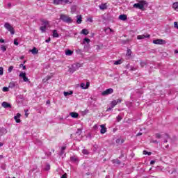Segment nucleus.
Wrapping results in <instances>:
<instances>
[{"label":"nucleus","mask_w":178,"mask_h":178,"mask_svg":"<svg viewBox=\"0 0 178 178\" xmlns=\"http://www.w3.org/2000/svg\"><path fill=\"white\" fill-rule=\"evenodd\" d=\"M100 127H101V130H100L101 134H105V133H106V128L105 127V125L102 124L100 125Z\"/></svg>","instance_id":"9b49d317"},{"label":"nucleus","mask_w":178,"mask_h":178,"mask_svg":"<svg viewBox=\"0 0 178 178\" xmlns=\"http://www.w3.org/2000/svg\"><path fill=\"white\" fill-rule=\"evenodd\" d=\"M113 108H112V106L111 107H109L108 109H107V112H109V111H112Z\"/></svg>","instance_id":"4d7b16f0"},{"label":"nucleus","mask_w":178,"mask_h":178,"mask_svg":"<svg viewBox=\"0 0 178 178\" xmlns=\"http://www.w3.org/2000/svg\"><path fill=\"white\" fill-rule=\"evenodd\" d=\"M1 105L3 108H11L10 104L6 102H3Z\"/></svg>","instance_id":"4468645a"},{"label":"nucleus","mask_w":178,"mask_h":178,"mask_svg":"<svg viewBox=\"0 0 178 178\" xmlns=\"http://www.w3.org/2000/svg\"><path fill=\"white\" fill-rule=\"evenodd\" d=\"M147 63L144 61L140 62V66L141 67H144V66H146Z\"/></svg>","instance_id":"e433bc0d"},{"label":"nucleus","mask_w":178,"mask_h":178,"mask_svg":"<svg viewBox=\"0 0 178 178\" xmlns=\"http://www.w3.org/2000/svg\"><path fill=\"white\" fill-rule=\"evenodd\" d=\"M145 5H148L146 1H140L139 3L134 4V8L140 9V10H145Z\"/></svg>","instance_id":"f257e3e1"},{"label":"nucleus","mask_w":178,"mask_h":178,"mask_svg":"<svg viewBox=\"0 0 178 178\" xmlns=\"http://www.w3.org/2000/svg\"><path fill=\"white\" fill-rule=\"evenodd\" d=\"M99 9H101V10H105V9H106V8H108V6H106V3H102L100 6H99Z\"/></svg>","instance_id":"dca6fc26"},{"label":"nucleus","mask_w":178,"mask_h":178,"mask_svg":"<svg viewBox=\"0 0 178 178\" xmlns=\"http://www.w3.org/2000/svg\"><path fill=\"white\" fill-rule=\"evenodd\" d=\"M14 44L15 45H19V42H17V39L14 40Z\"/></svg>","instance_id":"8fccbe9b"},{"label":"nucleus","mask_w":178,"mask_h":178,"mask_svg":"<svg viewBox=\"0 0 178 178\" xmlns=\"http://www.w3.org/2000/svg\"><path fill=\"white\" fill-rule=\"evenodd\" d=\"M72 94H73V91L64 92L65 97H67V95H72Z\"/></svg>","instance_id":"a878e982"},{"label":"nucleus","mask_w":178,"mask_h":178,"mask_svg":"<svg viewBox=\"0 0 178 178\" xmlns=\"http://www.w3.org/2000/svg\"><path fill=\"white\" fill-rule=\"evenodd\" d=\"M82 154H83V155H88L90 152L87 149L83 148L82 149Z\"/></svg>","instance_id":"412c9836"},{"label":"nucleus","mask_w":178,"mask_h":178,"mask_svg":"<svg viewBox=\"0 0 178 178\" xmlns=\"http://www.w3.org/2000/svg\"><path fill=\"white\" fill-rule=\"evenodd\" d=\"M153 44H156L157 45H163V44H166V41L162 39H156L153 40Z\"/></svg>","instance_id":"39448f33"},{"label":"nucleus","mask_w":178,"mask_h":178,"mask_svg":"<svg viewBox=\"0 0 178 178\" xmlns=\"http://www.w3.org/2000/svg\"><path fill=\"white\" fill-rule=\"evenodd\" d=\"M53 37L54 38H58V37H59V34L58 33V31H56V30L53 31Z\"/></svg>","instance_id":"6ab92c4d"},{"label":"nucleus","mask_w":178,"mask_h":178,"mask_svg":"<svg viewBox=\"0 0 178 178\" xmlns=\"http://www.w3.org/2000/svg\"><path fill=\"white\" fill-rule=\"evenodd\" d=\"M120 102H122V99H118L116 100H113L111 103V105L112 108H115V106L118 105V104H120Z\"/></svg>","instance_id":"0eeeda50"},{"label":"nucleus","mask_w":178,"mask_h":178,"mask_svg":"<svg viewBox=\"0 0 178 178\" xmlns=\"http://www.w3.org/2000/svg\"><path fill=\"white\" fill-rule=\"evenodd\" d=\"M154 163H155V161H150V165H154Z\"/></svg>","instance_id":"052dcab7"},{"label":"nucleus","mask_w":178,"mask_h":178,"mask_svg":"<svg viewBox=\"0 0 178 178\" xmlns=\"http://www.w3.org/2000/svg\"><path fill=\"white\" fill-rule=\"evenodd\" d=\"M152 153L149 152H147L146 150L143 151V155H151Z\"/></svg>","instance_id":"7c9ffc66"},{"label":"nucleus","mask_w":178,"mask_h":178,"mask_svg":"<svg viewBox=\"0 0 178 178\" xmlns=\"http://www.w3.org/2000/svg\"><path fill=\"white\" fill-rule=\"evenodd\" d=\"M8 8H12V3H8Z\"/></svg>","instance_id":"bf43d9fd"},{"label":"nucleus","mask_w":178,"mask_h":178,"mask_svg":"<svg viewBox=\"0 0 178 178\" xmlns=\"http://www.w3.org/2000/svg\"><path fill=\"white\" fill-rule=\"evenodd\" d=\"M60 20H62V22H64V23H67V24L73 23V19H72L70 17L65 14L60 15Z\"/></svg>","instance_id":"f03ea898"},{"label":"nucleus","mask_w":178,"mask_h":178,"mask_svg":"<svg viewBox=\"0 0 178 178\" xmlns=\"http://www.w3.org/2000/svg\"><path fill=\"white\" fill-rule=\"evenodd\" d=\"M40 30L42 33H45V30H47V27L42 25V26H40Z\"/></svg>","instance_id":"c85d7f7f"},{"label":"nucleus","mask_w":178,"mask_h":178,"mask_svg":"<svg viewBox=\"0 0 178 178\" xmlns=\"http://www.w3.org/2000/svg\"><path fill=\"white\" fill-rule=\"evenodd\" d=\"M19 67H23V70H26V66L24 64H20Z\"/></svg>","instance_id":"de8ad7c7"},{"label":"nucleus","mask_w":178,"mask_h":178,"mask_svg":"<svg viewBox=\"0 0 178 178\" xmlns=\"http://www.w3.org/2000/svg\"><path fill=\"white\" fill-rule=\"evenodd\" d=\"M1 51H3V52H5V51H6V47L4 45H1Z\"/></svg>","instance_id":"ea45409f"},{"label":"nucleus","mask_w":178,"mask_h":178,"mask_svg":"<svg viewBox=\"0 0 178 178\" xmlns=\"http://www.w3.org/2000/svg\"><path fill=\"white\" fill-rule=\"evenodd\" d=\"M137 137L140 136H143V133L139 132L136 134Z\"/></svg>","instance_id":"6e6d98bb"},{"label":"nucleus","mask_w":178,"mask_h":178,"mask_svg":"<svg viewBox=\"0 0 178 178\" xmlns=\"http://www.w3.org/2000/svg\"><path fill=\"white\" fill-rule=\"evenodd\" d=\"M113 92V88H108L102 92V95L103 97H105L106 95H109V94H112Z\"/></svg>","instance_id":"423d86ee"},{"label":"nucleus","mask_w":178,"mask_h":178,"mask_svg":"<svg viewBox=\"0 0 178 178\" xmlns=\"http://www.w3.org/2000/svg\"><path fill=\"white\" fill-rule=\"evenodd\" d=\"M51 76H46L44 79H43V82L44 83H47V81H48V80H51Z\"/></svg>","instance_id":"bb28decb"},{"label":"nucleus","mask_w":178,"mask_h":178,"mask_svg":"<svg viewBox=\"0 0 178 178\" xmlns=\"http://www.w3.org/2000/svg\"><path fill=\"white\" fill-rule=\"evenodd\" d=\"M88 22H90V23H92V18H88Z\"/></svg>","instance_id":"5fc2aeb1"},{"label":"nucleus","mask_w":178,"mask_h":178,"mask_svg":"<svg viewBox=\"0 0 178 178\" xmlns=\"http://www.w3.org/2000/svg\"><path fill=\"white\" fill-rule=\"evenodd\" d=\"M155 137L156 138H162V135H161L160 134H156Z\"/></svg>","instance_id":"c9c22d12"},{"label":"nucleus","mask_w":178,"mask_h":178,"mask_svg":"<svg viewBox=\"0 0 178 178\" xmlns=\"http://www.w3.org/2000/svg\"><path fill=\"white\" fill-rule=\"evenodd\" d=\"M144 38H149V35H139L137 36L138 40H144Z\"/></svg>","instance_id":"ddd939ff"},{"label":"nucleus","mask_w":178,"mask_h":178,"mask_svg":"<svg viewBox=\"0 0 178 178\" xmlns=\"http://www.w3.org/2000/svg\"><path fill=\"white\" fill-rule=\"evenodd\" d=\"M12 70H13V66L11 65L8 68V73H11Z\"/></svg>","instance_id":"79ce46f5"},{"label":"nucleus","mask_w":178,"mask_h":178,"mask_svg":"<svg viewBox=\"0 0 178 178\" xmlns=\"http://www.w3.org/2000/svg\"><path fill=\"white\" fill-rule=\"evenodd\" d=\"M20 116H22L20 115V113H17V115L14 117V119L16 122V123H20V122H22V120H20Z\"/></svg>","instance_id":"9d476101"},{"label":"nucleus","mask_w":178,"mask_h":178,"mask_svg":"<svg viewBox=\"0 0 178 178\" xmlns=\"http://www.w3.org/2000/svg\"><path fill=\"white\" fill-rule=\"evenodd\" d=\"M31 52L35 55V54H38V49H37L35 47H33V49L31 50Z\"/></svg>","instance_id":"4be33fe9"},{"label":"nucleus","mask_w":178,"mask_h":178,"mask_svg":"<svg viewBox=\"0 0 178 178\" xmlns=\"http://www.w3.org/2000/svg\"><path fill=\"white\" fill-rule=\"evenodd\" d=\"M175 54H178V51L177 50H175Z\"/></svg>","instance_id":"69168bd1"},{"label":"nucleus","mask_w":178,"mask_h":178,"mask_svg":"<svg viewBox=\"0 0 178 178\" xmlns=\"http://www.w3.org/2000/svg\"><path fill=\"white\" fill-rule=\"evenodd\" d=\"M54 2L55 5H60V3H72V1H69V0H54Z\"/></svg>","instance_id":"20e7f679"},{"label":"nucleus","mask_w":178,"mask_h":178,"mask_svg":"<svg viewBox=\"0 0 178 178\" xmlns=\"http://www.w3.org/2000/svg\"><path fill=\"white\" fill-rule=\"evenodd\" d=\"M3 91L4 92H6L9 91V88H8V87H3Z\"/></svg>","instance_id":"a19ab883"},{"label":"nucleus","mask_w":178,"mask_h":178,"mask_svg":"<svg viewBox=\"0 0 178 178\" xmlns=\"http://www.w3.org/2000/svg\"><path fill=\"white\" fill-rule=\"evenodd\" d=\"M84 42H87V44H89V42H91V40L87 38L83 39Z\"/></svg>","instance_id":"f704fd0d"},{"label":"nucleus","mask_w":178,"mask_h":178,"mask_svg":"<svg viewBox=\"0 0 178 178\" xmlns=\"http://www.w3.org/2000/svg\"><path fill=\"white\" fill-rule=\"evenodd\" d=\"M49 41H51V39H47L45 40V42H49Z\"/></svg>","instance_id":"680f3d73"},{"label":"nucleus","mask_w":178,"mask_h":178,"mask_svg":"<svg viewBox=\"0 0 178 178\" xmlns=\"http://www.w3.org/2000/svg\"><path fill=\"white\" fill-rule=\"evenodd\" d=\"M120 139H117L116 140V143H120Z\"/></svg>","instance_id":"0e129e2a"},{"label":"nucleus","mask_w":178,"mask_h":178,"mask_svg":"<svg viewBox=\"0 0 178 178\" xmlns=\"http://www.w3.org/2000/svg\"><path fill=\"white\" fill-rule=\"evenodd\" d=\"M70 161L72 162H77V157H76L75 156H71L70 157Z\"/></svg>","instance_id":"b1692460"},{"label":"nucleus","mask_w":178,"mask_h":178,"mask_svg":"<svg viewBox=\"0 0 178 178\" xmlns=\"http://www.w3.org/2000/svg\"><path fill=\"white\" fill-rule=\"evenodd\" d=\"M70 116H71V118H73L74 119H77V118H79V113L76 112H71L70 113Z\"/></svg>","instance_id":"f8f14e48"},{"label":"nucleus","mask_w":178,"mask_h":178,"mask_svg":"<svg viewBox=\"0 0 178 178\" xmlns=\"http://www.w3.org/2000/svg\"><path fill=\"white\" fill-rule=\"evenodd\" d=\"M65 55H67V56H72V55H73V51L70 49L65 50Z\"/></svg>","instance_id":"2eb2a0df"},{"label":"nucleus","mask_w":178,"mask_h":178,"mask_svg":"<svg viewBox=\"0 0 178 178\" xmlns=\"http://www.w3.org/2000/svg\"><path fill=\"white\" fill-rule=\"evenodd\" d=\"M174 27H175V29H177V30H178V24H177V22H174Z\"/></svg>","instance_id":"49530a36"},{"label":"nucleus","mask_w":178,"mask_h":178,"mask_svg":"<svg viewBox=\"0 0 178 178\" xmlns=\"http://www.w3.org/2000/svg\"><path fill=\"white\" fill-rule=\"evenodd\" d=\"M76 19H77L76 23H77L78 24H81V22H82V20H81V19H82L81 15H77V16H76Z\"/></svg>","instance_id":"a211bd4d"},{"label":"nucleus","mask_w":178,"mask_h":178,"mask_svg":"<svg viewBox=\"0 0 178 178\" xmlns=\"http://www.w3.org/2000/svg\"><path fill=\"white\" fill-rule=\"evenodd\" d=\"M42 26L44 27H48V24H49V22L48 21H42Z\"/></svg>","instance_id":"5701e85b"},{"label":"nucleus","mask_w":178,"mask_h":178,"mask_svg":"<svg viewBox=\"0 0 178 178\" xmlns=\"http://www.w3.org/2000/svg\"><path fill=\"white\" fill-rule=\"evenodd\" d=\"M49 169H51V165L49 164H47L44 168V170H49Z\"/></svg>","instance_id":"473e14b6"},{"label":"nucleus","mask_w":178,"mask_h":178,"mask_svg":"<svg viewBox=\"0 0 178 178\" xmlns=\"http://www.w3.org/2000/svg\"><path fill=\"white\" fill-rule=\"evenodd\" d=\"M76 134H77V136H80V134H81V129H78L77 131L76 132Z\"/></svg>","instance_id":"4c0bfd02"},{"label":"nucleus","mask_w":178,"mask_h":178,"mask_svg":"<svg viewBox=\"0 0 178 178\" xmlns=\"http://www.w3.org/2000/svg\"><path fill=\"white\" fill-rule=\"evenodd\" d=\"M47 104H51V102H49V100H48V101L47 102Z\"/></svg>","instance_id":"774afa93"},{"label":"nucleus","mask_w":178,"mask_h":178,"mask_svg":"<svg viewBox=\"0 0 178 178\" xmlns=\"http://www.w3.org/2000/svg\"><path fill=\"white\" fill-rule=\"evenodd\" d=\"M4 27L6 29V30H8V31H10V34H15V29H13V26L10 25V24L8 22L5 23Z\"/></svg>","instance_id":"7ed1b4c3"},{"label":"nucleus","mask_w":178,"mask_h":178,"mask_svg":"<svg viewBox=\"0 0 178 178\" xmlns=\"http://www.w3.org/2000/svg\"><path fill=\"white\" fill-rule=\"evenodd\" d=\"M94 129H98V125H95Z\"/></svg>","instance_id":"e2e57ef3"},{"label":"nucleus","mask_w":178,"mask_h":178,"mask_svg":"<svg viewBox=\"0 0 178 178\" xmlns=\"http://www.w3.org/2000/svg\"><path fill=\"white\" fill-rule=\"evenodd\" d=\"M172 8L175 9L177 12H178V2H175L172 4Z\"/></svg>","instance_id":"aec40b11"},{"label":"nucleus","mask_w":178,"mask_h":178,"mask_svg":"<svg viewBox=\"0 0 178 178\" xmlns=\"http://www.w3.org/2000/svg\"><path fill=\"white\" fill-rule=\"evenodd\" d=\"M88 87H90V82H87L86 85L84 83H81V88H82L83 90H87V88H88Z\"/></svg>","instance_id":"1a4fd4ad"},{"label":"nucleus","mask_w":178,"mask_h":178,"mask_svg":"<svg viewBox=\"0 0 178 178\" xmlns=\"http://www.w3.org/2000/svg\"><path fill=\"white\" fill-rule=\"evenodd\" d=\"M131 55V50L128 49L127 52V56H130Z\"/></svg>","instance_id":"58836bf2"},{"label":"nucleus","mask_w":178,"mask_h":178,"mask_svg":"<svg viewBox=\"0 0 178 178\" xmlns=\"http://www.w3.org/2000/svg\"><path fill=\"white\" fill-rule=\"evenodd\" d=\"M16 85L15 83V82H11L9 83V88H13V87H15Z\"/></svg>","instance_id":"c756f323"},{"label":"nucleus","mask_w":178,"mask_h":178,"mask_svg":"<svg viewBox=\"0 0 178 178\" xmlns=\"http://www.w3.org/2000/svg\"><path fill=\"white\" fill-rule=\"evenodd\" d=\"M119 19H120V20H123V21L127 20V15H120L119 16Z\"/></svg>","instance_id":"f3484780"},{"label":"nucleus","mask_w":178,"mask_h":178,"mask_svg":"<svg viewBox=\"0 0 178 178\" xmlns=\"http://www.w3.org/2000/svg\"><path fill=\"white\" fill-rule=\"evenodd\" d=\"M60 178H67V174H63Z\"/></svg>","instance_id":"603ef678"},{"label":"nucleus","mask_w":178,"mask_h":178,"mask_svg":"<svg viewBox=\"0 0 178 178\" xmlns=\"http://www.w3.org/2000/svg\"><path fill=\"white\" fill-rule=\"evenodd\" d=\"M122 64V60H118L117 61H115L114 65H121Z\"/></svg>","instance_id":"2f4dec72"},{"label":"nucleus","mask_w":178,"mask_h":178,"mask_svg":"<svg viewBox=\"0 0 178 178\" xmlns=\"http://www.w3.org/2000/svg\"><path fill=\"white\" fill-rule=\"evenodd\" d=\"M150 143H153L154 144H158L159 142H158V140H151Z\"/></svg>","instance_id":"37998d69"},{"label":"nucleus","mask_w":178,"mask_h":178,"mask_svg":"<svg viewBox=\"0 0 178 178\" xmlns=\"http://www.w3.org/2000/svg\"><path fill=\"white\" fill-rule=\"evenodd\" d=\"M3 74V68L2 67H0V76H2Z\"/></svg>","instance_id":"c03bdc74"},{"label":"nucleus","mask_w":178,"mask_h":178,"mask_svg":"<svg viewBox=\"0 0 178 178\" xmlns=\"http://www.w3.org/2000/svg\"><path fill=\"white\" fill-rule=\"evenodd\" d=\"M0 42L2 44V43H3V42H5V40H3V39H0Z\"/></svg>","instance_id":"13d9d810"},{"label":"nucleus","mask_w":178,"mask_h":178,"mask_svg":"<svg viewBox=\"0 0 178 178\" xmlns=\"http://www.w3.org/2000/svg\"><path fill=\"white\" fill-rule=\"evenodd\" d=\"M137 69L133 66L130 67L129 70H131V72H134V70H136Z\"/></svg>","instance_id":"a18cd8bd"},{"label":"nucleus","mask_w":178,"mask_h":178,"mask_svg":"<svg viewBox=\"0 0 178 178\" xmlns=\"http://www.w3.org/2000/svg\"><path fill=\"white\" fill-rule=\"evenodd\" d=\"M74 66H76V65H73L72 68H70V72L71 73H74V72H76V68H74Z\"/></svg>","instance_id":"cd10ccee"},{"label":"nucleus","mask_w":178,"mask_h":178,"mask_svg":"<svg viewBox=\"0 0 178 178\" xmlns=\"http://www.w3.org/2000/svg\"><path fill=\"white\" fill-rule=\"evenodd\" d=\"M115 163H117L118 165L120 164V161H119L118 159L115 161Z\"/></svg>","instance_id":"864d4df0"},{"label":"nucleus","mask_w":178,"mask_h":178,"mask_svg":"<svg viewBox=\"0 0 178 178\" xmlns=\"http://www.w3.org/2000/svg\"><path fill=\"white\" fill-rule=\"evenodd\" d=\"M120 120H122V117L120 115H118L117 117V122H120Z\"/></svg>","instance_id":"09e8293b"},{"label":"nucleus","mask_w":178,"mask_h":178,"mask_svg":"<svg viewBox=\"0 0 178 178\" xmlns=\"http://www.w3.org/2000/svg\"><path fill=\"white\" fill-rule=\"evenodd\" d=\"M24 112H25V116H26V118H28V116H29V110H24Z\"/></svg>","instance_id":"3c124183"},{"label":"nucleus","mask_w":178,"mask_h":178,"mask_svg":"<svg viewBox=\"0 0 178 178\" xmlns=\"http://www.w3.org/2000/svg\"><path fill=\"white\" fill-rule=\"evenodd\" d=\"M81 34H84V35H87L88 34V30L87 29H83L81 31Z\"/></svg>","instance_id":"393cba45"},{"label":"nucleus","mask_w":178,"mask_h":178,"mask_svg":"<svg viewBox=\"0 0 178 178\" xmlns=\"http://www.w3.org/2000/svg\"><path fill=\"white\" fill-rule=\"evenodd\" d=\"M19 77H21L22 79H23L24 81H29V78H27V76H26V73L24 72H21L19 74Z\"/></svg>","instance_id":"6e6552de"},{"label":"nucleus","mask_w":178,"mask_h":178,"mask_svg":"<svg viewBox=\"0 0 178 178\" xmlns=\"http://www.w3.org/2000/svg\"><path fill=\"white\" fill-rule=\"evenodd\" d=\"M65 149H66V147L65 146L61 148L60 155H62L63 154H65Z\"/></svg>","instance_id":"72a5a7b5"},{"label":"nucleus","mask_w":178,"mask_h":178,"mask_svg":"<svg viewBox=\"0 0 178 178\" xmlns=\"http://www.w3.org/2000/svg\"><path fill=\"white\" fill-rule=\"evenodd\" d=\"M2 145H3V143H0V147H2Z\"/></svg>","instance_id":"338daca9"}]
</instances>
